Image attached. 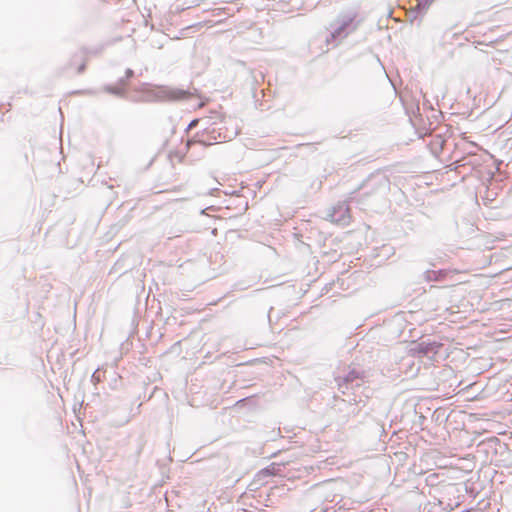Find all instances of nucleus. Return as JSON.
Wrapping results in <instances>:
<instances>
[{
  "label": "nucleus",
  "mask_w": 512,
  "mask_h": 512,
  "mask_svg": "<svg viewBox=\"0 0 512 512\" xmlns=\"http://www.w3.org/2000/svg\"><path fill=\"white\" fill-rule=\"evenodd\" d=\"M180 234H176V233H173V232H168V238L169 239H172L174 237H178Z\"/></svg>",
  "instance_id": "f8f14e48"
},
{
  "label": "nucleus",
  "mask_w": 512,
  "mask_h": 512,
  "mask_svg": "<svg viewBox=\"0 0 512 512\" xmlns=\"http://www.w3.org/2000/svg\"><path fill=\"white\" fill-rule=\"evenodd\" d=\"M349 211L350 209L348 204L346 202H341L332 208L328 217L331 222L345 225L348 224L350 220Z\"/></svg>",
  "instance_id": "39448f33"
},
{
  "label": "nucleus",
  "mask_w": 512,
  "mask_h": 512,
  "mask_svg": "<svg viewBox=\"0 0 512 512\" xmlns=\"http://www.w3.org/2000/svg\"><path fill=\"white\" fill-rule=\"evenodd\" d=\"M358 412H359V409H357L356 407H353V408H352L351 413H352L353 415H356Z\"/></svg>",
  "instance_id": "ddd939ff"
},
{
  "label": "nucleus",
  "mask_w": 512,
  "mask_h": 512,
  "mask_svg": "<svg viewBox=\"0 0 512 512\" xmlns=\"http://www.w3.org/2000/svg\"><path fill=\"white\" fill-rule=\"evenodd\" d=\"M186 90L159 86L149 91V97L155 101H175L185 99L188 96Z\"/></svg>",
  "instance_id": "7ed1b4c3"
},
{
  "label": "nucleus",
  "mask_w": 512,
  "mask_h": 512,
  "mask_svg": "<svg viewBox=\"0 0 512 512\" xmlns=\"http://www.w3.org/2000/svg\"><path fill=\"white\" fill-rule=\"evenodd\" d=\"M191 143H199V144H201V145H203V146L208 145V144H207L205 141H203V140H198V141H189V142H188V145H190Z\"/></svg>",
  "instance_id": "9d476101"
},
{
  "label": "nucleus",
  "mask_w": 512,
  "mask_h": 512,
  "mask_svg": "<svg viewBox=\"0 0 512 512\" xmlns=\"http://www.w3.org/2000/svg\"><path fill=\"white\" fill-rule=\"evenodd\" d=\"M362 23L356 9H349L341 12L329 25V35L326 37V44L337 47L349 35L354 33Z\"/></svg>",
  "instance_id": "f257e3e1"
},
{
  "label": "nucleus",
  "mask_w": 512,
  "mask_h": 512,
  "mask_svg": "<svg viewBox=\"0 0 512 512\" xmlns=\"http://www.w3.org/2000/svg\"><path fill=\"white\" fill-rule=\"evenodd\" d=\"M133 75H134L133 70L128 68L125 72V77L119 79L118 85L117 86L108 85L105 87V91H107L111 94L117 95V96H122L125 91L126 81L128 79H130Z\"/></svg>",
  "instance_id": "423d86ee"
},
{
  "label": "nucleus",
  "mask_w": 512,
  "mask_h": 512,
  "mask_svg": "<svg viewBox=\"0 0 512 512\" xmlns=\"http://www.w3.org/2000/svg\"><path fill=\"white\" fill-rule=\"evenodd\" d=\"M434 2V0H417V8L426 10Z\"/></svg>",
  "instance_id": "6e6552de"
},
{
  "label": "nucleus",
  "mask_w": 512,
  "mask_h": 512,
  "mask_svg": "<svg viewBox=\"0 0 512 512\" xmlns=\"http://www.w3.org/2000/svg\"><path fill=\"white\" fill-rule=\"evenodd\" d=\"M366 374L363 370L353 368L343 376L336 378L339 390L343 395L349 396V390L360 388L365 383Z\"/></svg>",
  "instance_id": "f03ea898"
},
{
  "label": "nucleus",
  "mask_w": 512,
  "mask_h": 512,
  "mask_svg": "<svg viewBox=\"0 0 512 512\" xmlns=\"http://www.w3.org/2000/svg\"><path fill=\"white\" fill-rule=\"evenodd\" d=\"M344 403H350L352 405H358L359 403L363 402L362 399H357L356 395L353 398H348L347 400H343Z\"/></svg>",
  "instance_id": "1a4fd4ad"
},
{
  "label": "nucleus",
  "mask_w": 512,
  "mask_h": 512,
  "mask_svg": "<svg viewBox=\"0 0 512 512\" xmlns=\"http://www.w3.org/2000/svg\"><path fill=\"white\" fill-rule=\"evenodd\" d=\"M446 275L444 270H427L423 273V278L427 282L441 281Z\"/></svg>",
  "instance_id": "0eeeda50"
},
{
  "label": "nucleus",
  "mask_w": 512,
  "mask_h": 512,
  "mask_svg": "<svg viewBox=\"0 0 512 512\" xmlns=\"http://www.w3.org/2000/svg\"><path fill=\"white\" fill-rule=\"evenodd\" d=\"M442 344L436 341H421L417 343L411 350L414 355L419 357L433 358L439 353Z\"/></svg>",
  "instance_id": "20e7f679"
},
{
  "label": "nucleus",
  "mask_w": 512,
  "mask_h": 512,
  "mask_svg": "<svg viewBox=\"0 0 512 512\" xmlns=\"http://www.w3.org/2000/svg\"><path fill=\"white\" fill-rule=\"evenodd\" d=\"M84 69H85V64H84V63H82V64L78 67L77 72H78V73H82V72L84 71Z\"/></svg>",
  "instance_id": "9b49d317"
},
{
  "label": "nucleus",
  "mask_w": 512,
  "mask_h": 512,
  "mask_svg": "<svg viewBox=\"0 0 512 512\" xmlns=\"http://www.w3.org/2000/svg\"><path fill=\"white\" fill-rule=\"evenodd\" d=\"M355 200V196H350L349 201L353 202Z\"/></svg>",
  "instance_id": "2eb2a0df"
},
{
  "label": "nucleus",
  "mask_w": 512,
  "mask_h": 512,
  "mask_svg": "<svg viewBox=\"0 0 512 512\" xmlns=\"http://www.w3.org/2000/svg\"><path fill=\"white\" fill-rule=\"evenodd\" d=\"M196 122H197L196 120H193V121L190 123L189 128H190V127H192V126H194V125L196 124Z\"/></svg>",
  "instance_id": "4468645a"
}]
</instances>
